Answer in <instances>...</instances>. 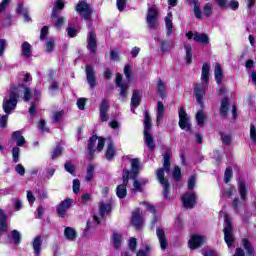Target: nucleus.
Listing matches in <instances>:
<instances>
[{
	"mask_svg": "<svg viewBox=\"0 0 256 256\" xmlns=\"http://www.w3.org/2000/svg\"><path fill=\"white\" fill-rule=\"evenodd\" d=\"M24 93V101H31L33 94L31 93V89L24 87L23 85H19L17 87H12L9 93L4 97L3 100V111L6 113L5 115L0 116V127H7V121L9 119V115H11V111H15L17 107V97Z\"/></svg>",
	"mask_w": 256,
	"mask_h": 256,
	"instance_id": "nucleus-1",
	"label": "nucleus"
},
{
	"mask_svg": "<svg viewBox=\"0 0 256 256\" xmlns=\"http://www.w3.org/2000/svg\"><path fill=\"white\" fill-rule=\"evenodd\" d=\"M131 163V171L124 170L122 174L123 183L118 185L116 188V195L119 199H125L127 197V185L130 179H135L137 175H139V171H141V160L138 158H134L130 160Z\"/></svg>",
	"mask_w": 256,
	"mask_h": 256,
	"instance_id": "nucleus-2",
	"label": "nucleus"
},
{
	"mask_svg": "<svg viewBox=\"0 0 256 256\" xmlns=\"http://www.w3.org/2000/svg\"><path fill=\"white\" fill-rule=\"evenodd\" d=\"M163 160V168H159L156 171V176L158 182L163 187L164 198L167 199V197H169V180L165 178V173H169L171 169V155H169V153H165Z\"/></svg>",
	"mask_w": 256,
	"mask_h": 256,
	"instance_id": "nucleus-3",
	"label": "nucleus"
},
{
	"mask_svg": "<svg viewBox=\"0 0 256 256\" xmlns=\"http://www.w3.org/2000/svg\"><path fill=\"white\" fill-rule=\"evenodd\" d=\"M211 71V65L209 63H205L202 66V75L201 79L204 81L203 83L196 84L194 88V94L196 97L197 103L203 107V97L205 95V91L207 89V83H209V72Z\"/></svg>",
	"mask_w": 256,
	"mask_h": 256,
	"instance_id": "nucleus-4",
	"label": "nucleus"
},
{
	"mask_svg": "<svg viewBox=\"0 0 256 256\" xmlns=\"http://www.w3.org/2000/svg\"><path fill=\"white\" fill-rule=\"evenodd\" d=\"M220 217H224V241L228 247H233L235 243V236H233V226L231 224V217L229 214L220 211Z\"/></svg>",
	"mask_w": 256,
	"mask_h": 256,
	"instance_id": "nucleus-5",
	"label": "nucleus"
},
{
	"mask_svg": "<svg viewBox=\"0 0 256 256\" xmlns=\"http://www.w3.org/2000/svg\"><path fill=\"white\" fill-rule=\"evenodd\" d=\"M146 24L148 29L152 31H157L159 29V8L153 5L147 10Z\"/></svg>",
	"mask_w": 256,
	"mask_h": 256,
	"instance_id": "nucleus-6",
	"label": "nucleus"
},
{
	"mask_svg": "<svg viewBox=\"0 0 256 256\" xmlns=\"http://www.w3.org/2000/svg\"><path fill=\"white\" fill-rule=\"evenodd\" d=\"M97 139H98V144H97L98 151H103V147H105V139L98 138L97 136H92L88 141V157H89V159H93Z\"/></svg>",
	"mask_w": 256,
	"mask_h": 256,
	"instance_id": "nucleus-7",
	"label": "nucleus"
},
{
	"mask_svg": "<svg viewBox=\"0 0 256 256\" xmlns=\"http://www.w3.org/2000/svg\"><path fill=\"white\" fill-rule=\"evenodd\" d=\"M179 127L183 131H191V118H189L184 108L179 110Z\"/></svg>",
	"mask_w": 256,
	"mask_h": 256,
	"instance_id": "nucleus-8",
	"label": "nucleus"
},
{
	"mask_svg": "<svg viewBox=\"0 0 256 256\" xmlns=\"http://www.w3.org/2000/svg\"><path fill=\"white\" fill-rule=\"evenodd\" d=\"M182 203L185 209H193L197 205V195L193 192H186L182 196Z\"/></svg>",
	"mask_w": 256,
	"mask_h": 256,
	"instance_id": "nucleus-9",
	"label": "nucleus"
},
{
	"mask_svg": "<svg viewBox=\"0 0 256 256\" xmlns=\"http://www.w3.org/2000/svg\"><path fill=\"white\" fill-rule=\"evenodd\" d=\"M73 205V199L68 198L63 200L56 208V211L59 215V217H65L67 211L71 209V206Z\"/></svg>",
	"mask_w": 256,
	"mask_h": 256,
	"instance_id": "nucleus-10",
	"label": "nucleus"
},
{
	"mask_svg": "<svg viewBox=\"0 0 256 256\" xmlns=\"http://www.w3.org/2000/svg\"><path fill=\"white\" fill-rule=\"evenodd\" d=\"M76 11H78V13H80V15L86 20L91 17V7H89V4H87L86 2L82 1L78 3V5L76 6Z\"/></svg>",
	"mask_w": 256,
	"mask_h": 256,
	"instance_id": "nucleus-11",
	"label": "nucleus"
},
{
	"mask_svg": "<svg viewBox=\"0 0 256 256\" xmlns=\"http://www.w3.org/2000/svg\"><path fill=\"white\" fill-rule=\"evenodd\" d=\"M116 85L120 88V97L125 99L127 97V89H129V84L123 83V75L117 74L116 75Z\"/></svg>",
	"mask_w": 256,
	"mask_h": 256,
	"instance_id": "nucleus-12",
	"label": "nucleus"
},
{
	"mask_svg": "<svg viewBox=\"0 0 256 256\" xmlns=\"http://www.w3.org/2000/svg\"><path fill=\"white\" fill-rule=\"evenodd\" d=\"M87 48L91 53H95L97 51V35L90 31L87 36Z\"/></svg>",
	"mask_w": 256,
	"mask_h": 256,
	"instance_id": "nucleus-13",
	"label": "nucleus"
},
{
	"mask_svg": "<svg viewBox=\"0 0 256 256\" xmlns=\"http://www.w3.org/2000/svg\"><path fill=\"white\" fill-rule=\"evenodd\" d=\"M86 79L88 85H90L91 88L97 85V77H95V70L89 65L86 66Z\"/></svg>",
	"mask_w": 256,
	"mask_h": 256,
	"instance_id": "nucleus-14",
	"label": "nucleus"
},
{
	"mask_svg": "<svg viewBox=\"0 0 256 256\" xmlns=\"http://www.w3.org/2000/svg\"><path fill=\"white\" fill-rule=\"evenodd\" d=\"M132 225L136 227V229H139L141 225H143V216H141V209H136L132 212V219H131Z\"/></svg>",
	"mask_w": 256,
	"mask_h": 256,
	"instance_id": "nucleus-15",
	"label": "nucleus"
},
{
	"mask_svg": "<svg viewBox=\"0 0 256 256\" xmlns=\"http://www.w3.org/2000/svg\"><path fill=\"white\" fill-rule=\"evenodd\" d=\"M205 243V238L200 235H194L189 240L190 249H198V247L202 246Z\"/></svg>",
	"mask_w": 256,
	"mask_h": 256,
	"instance_id": "nucleus-16",
	"label": "nucleus"
},
{
	"mask_svg": "<svg viewBox=\"0 0 256 256\" xmlns=\"http://www.w3.org/2000/svg\"><path fill=\"white\" fill-rule=\"evenodd\" d=\"M164 21L166 27V35L167 37H171V34L173 33V13L169 12Z\"/></svg>",
	"mask_w": 256,
	"mask_h": 256,
	"instance_id": "nucleus-17",
	"label": "nucleus"
},
{
	"mask_svg": "<svg viewBox=\"0 0 256 256\" xmlns=\"http://www.w3.org/2000/svg\"><path fill=\"white\" fill-rule=\"evenodd\" d=\"M156 235L160 243L161 249L165 250L167 249V238L165 237V230L162 228H157L156 229Z\"/></svg>",
	"mask_w": 256,
	"mask_h": 256,
	"instance_id": "nucleus-18",
	"label": "nucleus"
},
{
	"mask_svg": "<svg viewBox=\"0 0 256 256\" xmlns=\"http://www.w3.org/2000/svg\"><path fill=\"white\" fill-rule=\"evenodd\" d=\"M147 183H149V180L145 178L134 180L132 193H141V191H143V187H145Z\"/></svg>",
	"mask_w": 256,
	"mask_h": 256,
	"instance_id": "nucleus-19",
	"label": "nucleus"
},
{
	"mask_svg": "<svg viewBox=\"0 0 256 256\" xmlns=\"http://www.w3.org/2000/svg\"><path fill=\"white\" fill-rule=\"evenodd\" d=\"M141 103V93L139 90H135L132 94L131 98V111L132 113H135V109H137V106Z\"/></svg>",
	"mask_w": 256,
	"mask_h": 256,
	"instance_id": "nucleus-20",
	"label": "nucleus"
},
{
	"mask_svg": "<svg viewBox=\"0 0 256 256\" xmlns=\"http://www.w3.org/2000/svg\"><path fill=\"white\" fill-rule=\"evenodd\" d=\"M65 9V1L64 0H56L54 3V8L51 14V17H59V13Z\"/></svg>",
	"mask_w": 256,
	"mask_h": 256,
	"instance_id": "nucleus-21",
	"label": "nucleus"
},
{
	"mask_svg": "<svg viewBox=\"0 0 256 256\" xmlns=\"http://www.w3.org/2000/svg\"><path fill=\"white\" fill-rule=\"evenodd\" d=\"M157 92L162 99H165V96L167 95V83H165L163 80H158Z\"/></svg>",
	"mask_w": 256,
	"mask_h": 256,
	"instance_id": "nucleus-22",
	"label": "nucleus"
},
{
	"mask_svg": "<svg viewBox=\"0 0 256 256\" xmlns=\"http://www.w3.org/2000/svg\"><path fill=\"white\" fill-rule=\"evenodd\" d=\"M16 11L17 13H19V15H22L26 23H29V21H31V17H29V9L23 7V4H19Z\"/></svg>",
	"mask_w": 256,
	"mask_h": 256,
	"instance_id": "nucleus-23",
	"label": "nucleus"
},
{
	"mask_svg": "<svg viewBox=\"0 0 256 256\" xmlns=\"http://www.w3.org/2000/svg\"><path fill=\"white\" fill-rule=\"evenodd\" d=\"M99 213H100V217H105V215H108L109 213H111V203H105V202L99 203Z\"/></svg>",
	"mask_w": 256,
	"mask_h": 256,
	"instance_id": "nucleus-24",
	"label": "nucleus"
},
{
	"mask_svg": "<svg viewBox=\"0 0 256 256\" xmlns=\"http://www.w3.org/2000/svg\"><path fill=\"white\" fill-rule=\"evenodd\" d=\"M214 75H215L216 83L218 85H221V82L223 81V69L221 68V64L216 63L215 69H214Z\"/></svg>",
	"mask_w": 256,
	"mask_h": 256,
	"instance_id": "nucleus-25",
	"label": "nucleus"
},
{
	"mask_svg": "<svg viewBox=\"0 0 256 256\" xmlns=\"http://www.w3.org/2000/svg\"><path fill=\"white\" fill-rule=\"evenodd\" d=\"M64 237L68 241H75V239H77V232L72 227H66L64 230Z\"/></svg>",
	"mask_w": 256,
	"mask_h": 256,
	"instance_id": "nucleus-26",
	"label": "nucleus"
},
{
	"mask_svg": "<svg viewBox=\"0 0 256 256\" xmlns=\"http://www.w3.org/2000/svg\"><path fill=\"white\" fill-rule=\"evenodd\" d=\"M12 139L16 142L17 147H23L25 145V137L21 135L20 131L13 132Z\"/></svg>",
	"mask_w": 256,
	"mask_h": 256,
	"instance_id": "nucleus-27",
	"label": "nucleus"
},
{
	"mask_svg": "<svg viewBox=\"0 0 256 256\" xmlns=\"http://www.w3.org/2000/svg\"><path fill=\"white\" fill-rule=\"evenodd\" d=\"M156 111H157L156 121L158 124H160L161 121H163V115H165V105H163V102L161 101L158 102Z\"/></svg>",
	"mask_w": 256,
	"mask_h": 256,
	"instance_id": "nucleus-28",
	"label": "nucleus"
},
{
	"mask_svg": "<svg viewBox=\"0 0 256 256\" xmlns=\"http://www.w3.org/2000/svg\"><path fill=\"white\" fill-rule=\"evenodd\" d=\"M247 189H249V187L247 186V183L240 181L238 183V191L240 194V197L243 201H245V199H247Z\"/></svg>",
	"mask_w": 256,
	"mask_h": 256,
	"instance_id": "nucleus-29",
	"label": "nucleus"
},
{
	"mask_svg": "<svg viewBox=\"0 0 256 256\" xmlns=\"http://www.w3.org/2000/svg\"><path fill=\"white\" fill-rule=\"evenodd\" d=\"M191 5L194 7L193 11L196 19H201L203 13H201V4L199 3V0H191Z\"/></svg>",
	"mask_w": 256,
	"mask_h": 256,
	"instance_id": "nucleus-30",
	"label": "nucleus"
},
{
	"mask_svg": "<svg viewBox=\"0 0 256 256\" xmlns=\"http://www.w3.org/2000/svg\"><path fill=\"white\" fill-rule=\"evenodd\" d=\"M193 40L197 41V43H203V45H207V43H209V36H207V34H199L195 32Z\"/></svg>",
	"mask_w": 256,
	"mask_h": 256,
	"instance_id": "nucleus-31",
	"label": "nucleus"
},
{
	"mask_svg": "<svg viewBox=\"0 0 256 256\" xmlns=\"http://www.w3.org/2000/svg\"><path fill=\"white\" fill-rule=\"evenodd\" d=\"M144 141L151 151L155 149V141L153 140V136L149 134V132H144Z\"/></svg>",
	"mask_w": 256,
	"mask_h": 256,
	"instance_id": "nucleus-32",
	"label": "nucleus"
},
{
	"mask_svg": "<svg viewBox=\"0 0 256 256\" xmlns=\"http://www.w3.org/2000/svg\"><path fill=\"white\" fill-rule=\"evenodd\" d=\"M0 231H7V214L2 209H0Z\"/></svg>",
	"mask_w": 256,
	"mask_h": 256,
	"instance_id": "nucleus-33",
	"label": "nucleus"
},
{
	"mask_svg": "<svg viewBox=\"0 0 256 256\" xmlns=\"http://www.w3.org/2000/svg\"><path fill=\"white\" fill-rule=\"evenodd\" d=\"M21 51H22V57H26V59H29L31 57V44L29 42H24L22 43L21 46Z\"/></svg>",
	"mask_w": 256,
	"mask_h": 256,
	"instance_id": "nucleus-34",
	"label": "nucleus"
},
{
	"mask_svg": "<svg viewBox=\"0 0 256 256\" xmlns=\"http://www.w3.org/2000/svg\"><path fill=\"white\" fill-rule=\"evenodd\" d=\"M184 49L186 52V62L188 65H191L193 59V47L190 44H185Z\"/></svg>",
	"mask_w": 256,
	"mask_h": 256,
	"instance_id": "nucleus-35",
	"label": "nucleus"
},
{
	"mask_svg": "<svg viewBox=\"0 0 256 256\" xmlns=\"http://www.w3.org/2000/svg\"><path fill=\"white\" fill-rule=\"evenodd\" d=\"M41 245H43V241L41 240V236H36L34 238V241L32 243L33 249L36 253V255H39L41 253Z\"/></svg>",
	"mask_w": 256,
	"mask_h": 256,
	"instance_id": "nucleus-36",
	"label": "nucleus"
},
{
	"mask_svg": "<svg viewBox=\"0 0 256 256\" xmlns=\"http://www.w3.org/2000/svg\"><path fill=\"white\" fill-rule=\"evenodd\" d=\"M229 111V99L224 98L221 101V106H220V114L223 117H226L227 113Z\"/></svg>",
	"mask_w": 256,
	"mask_h": 256,
	"instance_id": "nucleus-37",
	"label": "nucleus"
},
{
	"mask_svg": "<svg viewBox=\"0 0 256 256\" xmlns=\"http://www.w3.org/2000/svg\"><path fill=\"white\" fill-rule=\"evenodd\" d=\"M123 241V236L119 233H113L112 235V243L115 247V249H119L121 247V243Z\"/></svg>",
	"mask_w": 256,
	"mask_h": 256,
	"instance_id": "nucleus-38",
	"label": "nucleus"
},
{
	"mask_svg": "<svg viewBox=\"0 0 256 256\" xmlns=\"http://www.w3.org/2000/svg\"><path fill=\"white\" fill-rule=\"evenodd\" d=\"M113 157H115V147L113 146V143L110 141L107 146L106 159H108V161H111Z\"/></svg>",
	"mask_w": 256,
	"mask_h": 256,
	"instance_id": "nucleus-39",
	"label": "nucleus"
},
{
	"mask_svg": "<svg viewBox=\"0 0 256 256\" xmlns=\"http://www.w3.org/2000/svg\"><path fill=\"white\" fill-rule=\"evenodd\" d=\"M151 131V116L149 112L144 113V132Z\"/></svg>",
	"mask_w": 256,
	"mask_h": 256,
	"instance_id": "nucleus-40",
	"label": "nucleus"
},
{
	"mask_svg": "<svg viewBox=\"0 0 256 256\" xmlns=\"http://www.w3.org/2000/svg\"><path fill=\"white\" fill-rule=\"evenodd\" d=\"M206 117H207V115L205 114V112H203V110L198 111L196 114L197 124L200 126H203V123H205Z\"/></svg>",
	"mask_w": 256,
	"mask_h": 256,
	"instance_id": "nucleus-41",
	"label": "nucleus"
},
{
	"mask_svg": "<svg viewBox=\"0 0 256 256\" xmlns=\"http://www.w3.org/2000/svg\"><path fill=\"white\" fill-rule=\"evenodd\" d=\"M99 223H101V220L97 215H94L92 221L87 222V229H93L96 225H99Z\"/></svg>",
	"mask_w": 256,
	"mask_h": 256,
	"instance_id": "nucleus-42",
	"label": "nucleus"
},
{
	"mask_svg": "<svg viewBox=\"0 0 256 256\" xmlns=\"http://www.w3.org/2000/svg\"><path fill=\"white\" fill-rule=\"evenodd\" d=\"M233 177V169L231 167H227L224 173V181L225 183H229Z\"/></svg>",
	"mask_w": 256,
	"mask_h": 256,
	"instance_id": "nucleus-43",
	"label": "nucleus"
},
{
	"mask_svg": "<svg viewBox=\"0 0 256 256\" xmlns=\"http://www.w3.org/2000/svg\"><path fill=\"white\" fill-rule=\"evenodd\" d=\"M250 141L256 145V127L255 124H250Z\"/></svg>",
	"mask_w": 256,
	"mask_h": 256,
	"instance_id": "nucleus-44",
	"label": "nucleus"
},
{
	"mask_svg": "<svg viewBox=\"0 0 256 256\" xmlns=\"http://www.w3.org/2000/svg\"><path fill=\"white\" fill-rule=\"evenodd\" d=\"M12 202H13L14 211H21V208L23 207V202H21V199L13 198Z\"/></svg>",
	"mask_w": 256,
	"mask_h": 256,
	"instance_id": "nucleus-45",
	"label": "nucleus"
},
{
	"mask_svg": "<svg viewBox=\"0 0 256 256\" xmlns=\"http://www.w3.org/2000/svg\"><path fill=\"white\" fill-rule=\"evenodd\" d=\"M203 13H204L205 17H211V15L213 13V5L207 3L203 8Z\"/></svg>",
	"mask_w": 256,
	"mask_h": 256,
	"instance_id": "nucleus-46",
	"label": "nucleus"
},
{
	"mask_svg": "<svg viewBox=\"0 0 256 256\" xmlns=\"http://www.w3.org/2000/svg\"><path fill=\"white\" fill-rule=\"evenodd\" d=\"M19 151H21V149L18 148V146H15L12 149V159H13L14 163H19Z\"/></svg>",
	"mask_w": 256,
	"mask_h": 256,
	"instance_id": "nucleus-47",
	"label": "nucleus"
},
{
	"mask_svg": "<svg viewBox=\"0 0 256 256\" xmlns=\"http://www.w3.org/2000/svg\"><path fill=\"white\" fill-rule=\"evenodd\" d=\"M12 239L14 240L15 245H19L21 241V233L17 230H13L12 233Z\"/></svg>",
	"mask_w": 256,
	"mask_h": 256,
	"instance_id": "nucleus-48",
	"label": "nucleus"
},
{
	"mask_svg": "<svg viewBox=\"0 0 256 256\" xmlns=\"http://www.w3.org/2000/svg\"><path fill=\"white\" fill-rule=\"evenodd\" d=\"M65 115L64 111H58L53 113V122L59 123L63 119V116Z\"/></svg>",
	"mask_w": 256,
	"mask_h": 256,
	"instance_id": "nucleus-49",
	"label": "nucleus"
},
{
	"mask_svg": "<svg viewBox=\"0 0 256 256\" xmlns=\"http://www.w3.org/2000/svg\"><path fill=\"white\" fill-rule=\"evenodd\" d=\"M63 153V148L61 146H57L53 151H52V159H57V157H61Z\"/></svg>",
	"mask_w": 256,
	"mask_h": 256,
	"instance_id": "nucleus-50",
	"label": "nucleus"
},
{
	"mask_svg": "<svg viewBox=\"0 0 256 256\" xmlns=\"http://www.w3.org/2000/svg\"><path fill=\"white\" fill-rule=\"evenodd\" d=\"M131 73H132L131 65L126 64L124 66V75H125L127 81H131Z\"/></svg>",
	"mask_w": 256,
	"mask_h": 256,
	"instance_id": "nucleus-51",
	"label": "nucleus"
},
{
	"mask_svg": "<svg viewBox=\"0 0 256 256\" xmlns=\"http://www.w3.org/2000/svg\"><path fill=\"white\" fill-rule=\"evenodd\" d=\"M94 171L95 167L93 165H89L87 168L86 181H91V179H93Z\"/></svg>",
	"mask_w": 256,
	"mask_h": 256,
	"instance_id": "nucleus-52",
	"label": "nucleus"
},
{
	"mask_svg": "<svg viewBox=\"0 0 256 256\" xmlns=\"http://www.w3.org/2000/svg\"><path fill=\"white\" fill-rule=\"evenodd\" d=\"M65 171L70 173V175H75V166L71 164L70 162H66L64 165Z\"/></svg>",
	"mask_w": 256,
	"mask_h": 256,
	"instance_id": "nucleus-53",
	"label": "nucleus"
},
{
	"mask_svg": "<svg viewBox=\"0 0 256 256\" xmlns=\"http://www.w3.org/2000/svg\"><path fill=\"white\" fill-rule=\"evenodd\" d=\"M195 183H197V176L192 175L188 179V189L193 190L195 189Z\"/></svg>",
	"mask_w": 256,
	"mask_h": 256,
	"instance_id": "nucleus-54",
	"label": "nucleus"
},
{
	"mask_svg": "<svg viewBox=\"0 0 256 256\" xmlns=\"http://www.w3.org/2000/svg\"><path fill=\"white\" fill-rule=\"evenodd\" d=\"M172 177L176 181H179V179H181V168H179V166H175Z\"/></svg>",
	"mask_w": 256,
	"mask_h": 256,
	"instance_id": "nucleus-55",
	"label": "nucleus"
},
{
	"mask_svg": "<svg viewBox=\"0 0 256 256\" xmlns=\"http://www.w3.org/2000/svg\"><path fill=\"white\" fill-rule=\"evenodd\" d=\"M109 107H110L109 102L106 99H104L100 103L99 111L107 112V111H109Z\"/></svg>",
	"mask_w": 256,
	"mask_h": 256,
	"instance_id": "nucleus-56",
	"label": "nucleus"
},
{
	"mask_svg": "<svg viewBox=\"0 0 256 256\" xmlns=\"http://www.w3.org/2000/svg\"><path fill=\"white\" fill-rule=\"evenodd\" d=\"M63 25H65V17H58L54 27H56V29H61Z\"/></svg>",
	"mask_w": 256,
	"mask_h": 256,
	"instance_id": "nucleus-57",
	"label": "nucleus"
},
{
	"mask_svg": "<svg viewBox=\"0 0 256 256\" xmlns=\"http://www.w3.org/2000/svg\"><path fill=\"white\" fill-rule=\"evenodd\" d=\"M116 5L118 11H125V5H127V0H116Z\"/></svg>",
	"mask_w": 256,
	"mask_h": 256,
	"instance_id": "nucleus-58",
	"label": "nucleus"
},
{
	"mask_svg": "<svg viewBox=\"0 0 256 256\" xmlns=\"http://www.w3.org/2000/svg\"><path fill=\"white\" fill-rule=\"evenodd\" d=\"M6 48H7V40L1 39L0 40V57H3Z\"/></svg>",
	"mask_w": 256,
	"mask_h": 256,
	"instance_id": "nucleus-59",
	"label": "nucleus"
},
{
	"mask_svg": "<svg viewBox=\"0 0 256 256\" xmlns=\"http://www.w3.org/2000/svg\"><path fill=\"white\" fill-rule=\"evenodd\" d=\"M55 49V41H53V40H48L47 42H46V51L48 52V53H51V51H53Z\"/></svg>",
	"mask_w": 256,
	"mask_h": 256,
	"instance_id": "nucleus-60",
	"label": "nucleus"
},
{
	"mask_svg": "<svg viewBox=\"0 0 256 256\" xmlns=\"http://www.w3.org/2000/svg\"><path fill=\"white\" fill-rule=\"evenodd\" d=\"M80 188H81V182L79 181V179H74L73 186H72L74 193H79Z\"/></svg>",
	"mask_w": 256,
	"mask_h": 256,
	"instance_id": "nucleus-61",
	"label": "nucleus"
},
{
	"mask_svg": "<svg viewBox=\"0 0 256 256\" xmlns=\"http://www.w3.org/2000/svg\"><path fill=\"white\" fill-rule=\"evenodd\" d=\"M221 139H222V143H224V145H229L231 143V136H229L225 133H221Z\"/></svg>",
	"mask_w": 256,
	"mask_h": 256,
	"instance_id": "nucleus-62",
	"label": "nucleus"
},
{
	"mask_svg": "<svg viewBox=\"0 0 256 256\" xmlns=\"http://www.w3.org/2000/svg\"><path fill=\"white\" fill-rule=\"evenodd\" d=\"M171 47H173V45L169 44V42H167L165 40L161 42L162 51H169L171 49Z\"/></svg>",
	"mask_w": 256,
	"mask_h": 256,
	"instance_id": "nucleus-63",
	"label": "nucleus"
},
{
	"mask_svg": "<svg viewBox=\"0 0 256 256\" xmlns=\"http://www.w3.org/2000/svg\"><path fill=\"white\" fill-rule=\"evenodd\" d=\"M151 249L150 245H146L145 250H139L137 256H149L148 251Z\"/></svg>",
	"mask_w": 256,
	"mask_h": 256,
	"instance_id": "nucleus-64",
	"label": "nucleus"
}]
</instances>
